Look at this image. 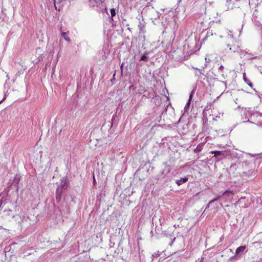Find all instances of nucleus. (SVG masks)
Wrapping results in <instances>:
<instances>
[{
    "mask_svg": "<svg viewBox=\"0 0 262 262\" xmlns=\"http://www.w3.org/2000/svg\"><path fill=\"white\" fill-rule=\"evenodd\" d=\"M232 192L230 190H226L225 191L222 195H219L217 198H215L214 199L211 200L208 203L207 206L206 207V208H209L210 205L212 204L213 203L217 201V200H220V199L222 198H226L229 197L230 195L232 194Z\"/></svg>",
    "mask_w": 262,
    "mask_h": 262,
    "instance_id": "nucleus-1",
    "label": "nucleus"
},
{
    "mask_svg": "<svg viewBox=\"0 0 262 262\" xmlns=\"http://www.w3.org/2000/svg\"><path fill=\"white\" fill-rule=\"evenodd\" d=\"M247 247L246 246H241L238 247L235 251V255L232 257V258H236L237 257H240L242 254H244Z\"/></svg>",
    "mask_w": 262,
    "mask_h": 262,
    "instance_id": "nucleus-2",
    "label": "nucleus"
},
{
    "mask_svg": "<svg viewBox=\"0 0 262 262\" xmlns=\"http://www.w3.org/2000/svg\"><path fill=\"white\" fill-rule=\"evenodd\" d=\"M229 50L233 53H241L242 55H245L246 54H247L248 52H246L245 51L242 50L241 49L239 46H236L235 45L231 46V47L229 48Z\"/></svg>",
    "mask_w": 262,
    "mask_h": 262,
    "instance_id": "nucleus-3",
    "label": "nucleus"
},
{
    "mask_svg": "<svg viewBox=\"0 0 262 262\" xmlns=\"http://www.w3.org/2000/svg\"><path fill=\"white\" fill-rule=\"evenodd\" d=\"M212 154H214V157L216 159H222L224 157V152L219 150H214L211 151Z\"/></svg>",
    "mask_w": 262,
    "mask_h": 262,
    "instance_id": "nucleus-4",
    "label": "nucleus"
},
{
    "mask_svg": "<svg viewBox=\"0 0 262 262\" xmlns=\"http://www.w3.org/2000/svg\"><path fill=\"white\" fill-rule=\"evenodd\" d=\"M68 187V184L66 180H62L60 183V185L57 188H59L61 191L66 190Z\"/></svg>",
    "mask_w": 262,
    "mask_h": 262,
    "instance_id": "nucleus-5",
    "label": "nucleus"
},
{
    "mask_svg": "<svg viewBox=\"0 0 262 262\" xmlns=\"http://www.w3.org/2000/svg\"><path fill=\"white\" fill-rule=\"evenodd\" d=\"M63 191H61L59 188H57L56 190V200L57 202H59L62 198Z\"/></svg>",
    "mask_w": 262,
    "mask_h": 262,
    "instance_id": "nucleus-6",
    "label": "nucleus"
},
{
    "mask_svg": "<svg viewBox=\"0 0 262 262\" xmlns=\"http://www.w3.org/2000/svg\"><path fill=\"white\" fill-rule=\"evenodd\" d=\"M187 181H188V178L187 177H184V178H181L179 180H176V184L180 186L182 184L186 183Z\"/></svg>",
    "mask_w": 262,
    "mask_h": 262,
    "instance_id": "nucleus-7",
    "label": "nucleus"
},
{
    "mask_svg": "<svg viewBox=\"0 0 262 262\" xmlns=\"http://www.w3.org/2000/svg\"><path fill=\"white\" fill-rule=\"evenodd\" d=\"M243 79L245 81V82L250 87H252L253 84L252 82H250V81L246 77V74H243Z\"/></svg>",
    "mask_w": 262,
    "mask_h": 262,
    "instance_id": "nucleus-8",
    "label": "nucleus"
},
{
    "mask_svg": "<svg viewBox=\"0 0 262 262\" xmlns=\"http://www.w3.org/2000/svg\"><path fill=\"white\" fill-rule=\"evenodd\" d=\"M181 50L179 49H178L177 50L174 51L173 52V54L172 55L173 58H174L176 59H178L179 58L177 57L176 54L181 53Z\"/></svg>",
    "mask_w": 262,
    "mask_h": 262,
    "instance_id": "nucleus-9",
    "label": "nucleus"
},
{
    "mask_svg": "<svg viewBox=\"0 0 262 262\" xmlns=\"http://www.w3.org/2000/svg\"><path fill=\"white\" fill-rule=\"evenodd\" d=\"M148 56H147V53H144L141 57L140 60L146 61H147Z\"/></svg>",
    "mask_w": 262,
    "mask_h": 262,
    "instance_id": "nucleus-10",
    "label": "nucleus"
},
{
    "mask_svg": "<svg viewBox=\"0 0 262 262\" xmlns=\"http://www.w3.org/2000/svg\"><path fill=\"white\" fill-rule=\"evenodd\" d=\"M138 27L140 30V32H143V28H144V25L142 24V23L141 21H139V24H138Z\"/></svg>",
    "mask_w": 262,
    "mask_h": 262,
    "instance_id": "nucleus-11",
    "label": "nucleus"
},
{
    "mask_svg": "<svg viewBox=\"0 0 262 262\" xmlns=\"http://www.w3.org/2000/svg\"><path fill=\"white\" fill-rule=\"evenodd\" d=\"M112 20H113V17L116 15V9L114 8H112L110 10Z\"/></svg>",
    "mask_w": 262,
    "mask_h": 262,
    "instance_id": "nucleus-12",
    "label": "nucleus"
},
{
    "mask_svg": "<svg viewBox=\"0 0 262 262\" xmlns=\"http://www.w3.org/2000/svg\"><path fill=\"white\" fill-rule=\"evenodd\" d=\"M212 35H213V33H212V30L208 31L206 37L203 39V41L205 40L208 37H209L210 36H212Z\"/></svg>",
    "mask_w": 262,
    "mask_h": 262,
    "instance_id": "nucleus-13",
    "label": "nucleus"
},
{
    "mask_svg": "<svg viewBox=\"0 0 262 262\" xmlns=\"http://www.w3.org/2000/svg\"><path fill=\"white\" fill-rule=\"evenodd\" d=\"M202 150V146L201 145H198L197 147L194 149V151L195 152H199Z\"/></svg>",
    "mask_w": 262,
    "mask_h": 262,
    "instance_id": "nucleus-14",
    "label": "nucleus"
},
{
    "mask_svg": "<svg viewBox=\"0 0 262 262\" xmlns=\"http://www.w3.org/2000/svg\"><path fill=\"white\" fill-rule=\"evenodd\" d=\"M189 105H190V102L188 101V102L186 103V104L184 107V110H185V112L188 111L189 107Z\"/></svg>",
    "mask_w": 262,
    "mask_h": 262,
    "instance_id": "nucleus-15",
    "label": "nucleus"
},
{
    "mask_svg": "<svg viewBox=\"0 0 262 262\" xmlns=\"http://www.w3.org/2000/svg\"><path fill=\"white\" fill-rule=\"evenodd\" d=\"M193 94H194V90L192 91L190 94L188 102H190Z\"/></svg>",
    "mask_w": 262,
    "mask_h": 262,
    "instance_id": "nucleus-16",
    "label": "nucleus"
},
{
    "mask_svg": "<svg viewBox=\"0 0 262 262\" xmlns=\"http://www.w3.org/2000/svg\"><path fill=\"white\" fill-rule=\"evenodd\" d=\"M158 254H159V251H158L157 252H155L154 253H153L152 254V255H151L152 262H153L154 258L156 256H157Z\"/></svg>",
    "mask_w": 262,
    "mask_h": 262,
    "instance_id": "nucleus-17",
    "label": "nucleus"
},
{
    "mask_svg": "<svg viewBox=\"0 0 262 262\" xmlns=\"http://www.w3.org/2000/svg\"><path fill=\"white\" fill-rule=\"evenodd\" d=\"M69 33V31H68V32H62V33H61V36H62V37H63L64 38V37H66V35H67V34H68Z\"/></svg>",
    "mask_w": 262,
    "mask_h": 262,
    "instance_id": "nucleus-18",
    "label": "nucleus"
},
{
    "mask_svg": "<svg viewBox=\"0 0 262 262\" xmlns=\"http://www.w3.org/2000/svg\"><path fill=\"white\" fill-rule=\"evenodd\" d=\"M8 95V91H7V92H5V93L4 97V98L3 99V100H2V102L6 99L7 96V95Z\"/></svg>",
    "mask_w": 262,
    "mask_h": 262,
    "instance_id": "nucleus-19",
    "label": "nucleus"
},
{
    "mask_svg": "<svg viewBox=\"0 0 262 262\" xmlns=\"http://www.w3.org/2000/svg\"><path fill=\"white\" fill-rule=\"evenodd\" d=\"M64 39L65 40H66L68 42H70L71 41L70 38L69 37H64Z\"/></svg>",
    "mask_w": 262,
    "mask_h": 262,
    "instance_id": "nucleus-20",
    "label": "nucleus"
},
{
    "mask_svg": "<svg viewBox=\"0 0 262 262\" xmlns=\"http://www.w3.org/2000/svg\"><path fill=\"white\" fill-rule=\"evenodd\" d=\"M223 69H224V67H223V66H222V65H221V66L219 67V70L220 71H223Z\"/></svg>",
    "mask_w": 262,
    "mask_h": 262,
    "instance_id": "nucleus-21",
    "label": "nucleus"
},
{
    "mask_svg": "<svg viewBox=\"0 0 262 262\" xmlns=\"http://www.w3.org/2000/svg\"><path fill=\"white\" fill-rule=\"evenodd\" d=\"M256 58V56H250L249 57H248V58L249 59H253V58Z\"/></svg>",
    "mask_w": 262,
    "mask_h": 262,
    "instance_id": "nucleus-22",
    "label": "nucleus"
},
{
    "mask_svg": "<svg viewBox=\"0 0 262 262\" xmlns=\"http://www.w3.org/2000/svg\"><path fill=\"white\" fill-rule=\"evenodd\" d=\"M159 222H160V226H162V223H163V221H162L161 220V219H159Z\"/></svg>",
    "mask_w": 262,
    "mask_h": 262,
    "instance_id": "nucleus-23",
    "label": "nucleus"
},
{
    "mask_svg": "<svg viewBox=\"0 0 262 262\" xmlns=\"http://www.w3.org/2000/svg\"><path fill=\"white\" fill-rule=\"evenodd\" d=\"M122 69H123V63L121 64V72H122Z\"/></svg>",
    "mask_w": 262,
    "mask_h": 262,
    "instance_id": "nucleus-24",
    "label": "nucleus"
},
{
    "mask_svg": "<svg viewBox=\"0 0 262 262\" xmlns=\"http://www.w3.org/2000/svg\"><path fill=\"white\" fill-rule=\"evenodd\" d=\"M164 174V170H163L162 172H161V175H163Z\"/></svg>",
    "mask_w": 262,
    "mask_h": 262,
    "instance_id": "nucleus-25",
    "label": "nucleus"
},
{
    "mask_svg": "<svg viewBox=\"0 0 262 262\" xmlns=\"http://www.w3.org/2000/svg\"><path fill=\"white\" fill-rule=\"evenodd\" d=\"M254 176H251L250 179H253L254 178Z\"/></svg>",
    "mask_w": 262,
    "mask_h": 262,
    "instance_id": "nucleus-26",
    "label": "nucleus"
},
{
    "mask_svg": "<svg viewBox=\"0 0 262 262\" xmlns=\"http://www.w3.org/2000/svg\"><path fill=\"white\" fill-rule=\"evenodd\" d=\"M250 155L251 156H252V157H254V156H255V155H251V154H250Z\"/></svg>",
    "mask_w": 262,
    "mask_h": 262,
    "instance_id": "nucleus-27",
    "label": "nucleus"
},
{
    "mask_svg": "<svg viewBox=\"0 0 262 262\" xmlns=\"http://www.w3.org/2000/svg\"><path fill=\"white\" fill-rule=\"evenodd\" d=\"M217 22H220V19H219L218 20H217V21H216V23H217Z\"/></svg>",
    "mask_w": 262,
    "mask_h": 262,
    "instance_id": "nucleus-28",
    "label": "nucleus"
},
{
    "mask_svg": "<svg viewBox=\"0 0 262 262\" xmlns=\"http://www.w3.org/2000/svg\"><path fill=\"white\" fill-rule=\"evenodd\" d=\"M169 171H170V169L168 168V170H167V172H169Z\"/></svg>",
    "mask_w": 262,
    "mask_h": 262,
    "instance_id": "nucleus-29",
    "label": "nucleus"
},
{
    "mask_svg": "<svg viewBox=\"0 0 262 262\" xmlns=\"http://www.w3.org/2000/svg\"><path fill=\"white\" fill-rule=\"evenodd\" d=\"M164 164L165 165V166H167V164H166V163H164Z\"/></svg>",
    "mask_w": 262,
    "mask_h": 262,
    "instance_id": "nucleus-30",
    "label": "nucleus"
},
{
    "mask_svg": "<svg viewBox=\"0 0 262 262\" xmlns=\"http://www.w3.org/2000/svg\"><path fill=\"white\" fill-rule=\"evenodd\" d=\"M247 122H251V121H250V120H248L247 121Z\"/></svg>",
    "mask_w": 262,
    "mask_h": 262,
    "instance_id": "nucleus-31",
    "label": "nucleus"
},
{
    "mask_svg": "<svg viewBox=\"0 0 262 262\" xmlns=\"http://www.w3.org/2000/svg\"><path fill=\"white\" fill-rule=\"evenodd\" d=\"M158 228H159L158 226L156 227V229H158Z\"/></svg>",
    "mask_w": 262,
    "mask_h": 262,
    "instance_id": "nucleus-32",
    "label": "nucleus"
},
{
    "mask_svg": "<svg viewBox=\"0 0 262 262\" xmlns=\"http://www.w3.org/2000/svg\"><path fill=\"white\" fill-rule=\"evenodd\" d=\"M259 115L260 117H261V116H262V114H260V115Z\"/></svg>",
    "mask_w": 262,
    "mask_h": 262,
    "instance_id": "nucleus-33",
    "label": "nucleus"
},
{
    "mask_svg": "<svg viewBox=\"0 0 262 262\" xmlns=\"http://www.w3.org/2000/svg\"><path fill=\"white\" fill-rule=\"evenodd\" d=\"M2 102V101H0V104Z\"/></svg>",
    "mask_w": 262,
    "mask_h": 262,
    "instance_id": "nucleus-34",
    "label": "nucleus"
},
{
    "mask_svg": "<svg viewBox=\"0 0 262 262\" xmlns=\"http://www.w3.org/2000/svg\"><path fill=\"white\" fill-rule=\"evenodd\" d=\"M199 262H202V260H200V261H199Z\"/></svg>",
    "mask_w": 262,
    "mask_h": 262,
    "instance_id": "nucleus-35",
    "label": "nucleus"
},
{
    "mask_svg": "<svg viewBox=\"0 0 262 262\" xmlns=\"http://www.w3.org/2000/svg\"><path fill=\"white\" fill-rule=\"evenodd\" d=\"M1 195H2V193H0V196H1Z\"/></svg>",
    "mask_w": 262,
    "mask_h": 262,
    "instance_id": "nucleus-36",
    "label": "nucleus"
}]
</instances>
